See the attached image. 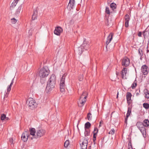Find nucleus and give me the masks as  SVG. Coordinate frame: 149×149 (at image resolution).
<instances>
[{
    "label": "nucleus",
    "instance_id": "6",
    "mask_svg": "<svg viewBox=\"0 0 149 149\" xmlns=\"http://www.w3.org/2000/svg\"><path fill=\"white\" fill-rule=\"evenodd\" d=\"M90 48V45L89 44L87 43H86V41H84V42L82 45L80 47L78 48V49L79 51H81V52H79V54H81V53L82 52V48L85 49V50H88Z\"/></svg>",
    "mask_w": 149,
    "mask_h": 149
},
{
    "label": "nucleus",
    "instance_id": "25",
    "mask_svg": "<svg viewBox=\"0 0 149 149\" xmlns=\"http://www.w3.org/2000/svg\"><path fill=\"white\" fill-rule=\"evenodd\" d=\"M136 125L139 129L140 128H141V127H143L144 126L143 123H142L141 122H137L136 124Z\"/></svg>",
    "mask_w": 149,
    "mask_h": 149
},
{
    "label": "nucleus",
    "instance_id": "56",
    "mask_svg": "<svg viewBox=\"0 0 149 149\" xmlns=\"http://www.w3.org/2000/svg\"><path fill=\"white\" fill-rule=\"evenodd\" d=\"M148 48V46L147 47V48Z\"/></svg>",
    "mask_w": 149,
    "mask_h": 149
},
{
    "label": "nucleus",
    "instance_id": "47",
    "mask_svg": "<svg viewBox=\"0 0 149 149\" xmlns=\"http://www.w3.org/2000/svg\"><path fill=\"white\" fill-rule=\"evenodd\" d=\"M128 118V117H126L125 118V123L126 124H127V120Z\"/></svg>",
    "mask_w": 149,
    "mask_h": 149
},
{
    "label": "nucleus",
    "instance_id": "7",
    "mask_svg": "<svg viewBox=\"0 0 149 149\" xmlns=\"http://www.w3.org/2000/svg\"><path fill=\"white\" fill-rule=\"evenodd\" d=\"M46 131L45 130L40 129L37 130L36 131V134L35 138H40L43 136L45 134Z\"/></svg>",
    "mask_w": 149,
    "mask_h": 149
},
{
    "label": "nucleus",
    "instance_id": "51",
    "mask_svg": "<svg viewBox=\"0 0 149 149\" xmlns=\"http://www.w3.org/2000/svg\"><path fill=\"white\" fill-rule=\"evenodd\" d=\"M55 28H61V27L59 26H56Z\"/></svg>",
    "mask_w": 149,
    "mask_h": 149
},
{
    "label": "nucleus",
    "instance_id": "11",
    "mask_svg": "<svg viewBox=\"0 0 149 149\" xmlns=\"http://www.w3.org/2000/svg\"><path fill=\"white\" fill-rule=\"evenodd\" d=\"M29 136V133L26 131L23 133L22 135V139L24 142L26 141Z\"/></svg>",
    "mask_w": 149,
    "mask_h": 149
},
{
    "label": "nucleus",
    "instance_id": "32",
    "mask_svg": "<svg viewBox=\"0 0 149 149\" xmlns=\"http://www.w3.org/2000/svg\"><path fill=\"white\" fill-rule=\"evenodd\" d=\"M19 0H15L13 2V3H12L11 6L10 7H15L17 4V2Z\"/></svg>",
    "mask_w": 149,
    "mask_h": 149
},
{
    "label": "nucleus",
    "instance_id": "45",
    "mask_svg": "<svg viewBox=\"0 0 149 149\" xmlns=\"http://www.w3.org/2000/svg\"><path fill=\"white\" fill-rule=\"evenodd\" d=\"M9 94V93H8L7 92L6 93V94L4 96V99H5L6 97L7 98L8 96V94Z\"/></svg>",
    "mask_w": 149,
    "mask_h": 149
},
{
    "label": "nucleus",
    "instance_id": "54",
    "mask_svg": "<svg viewBox=\"0 0 149 149\" xmlns=\"http://www.w3.org/2000/svg\"><path fill=\"white\" fill-rule=\"evenodd\" d=\"M5 119H6V120H7L8 119V117H6V118Z\"/></svg>",
    "mask_w": 149,
    "mask_h": 149
},
{
    "label": "nucleus",
    "instance_id": "50",
    "mask_svg": "<svg viewBox=\"0 0 149 149\" xmlns=\"http://www.w3.org/2000/svg\"><path fill=\"white\" fill-rule=\"evenodd\" d=\"M101 124H102L101 121H100V126H101Z\"/></svg>",
    "mask_w": 149,
    "mask_h": 149
},
{
    "label": "nucleus",
    "instance_id": "27",
    "mask_svg": "<svg viewBox=\"0 0 149 149\" xmlns=\"http://www.w3.org/2000/svg\"><path fill=\"white\" fill-rule=\"evenodd\" d=\"M110 7L113 10L116 8L117 6L116 3H112L110 5Z\"/></svg>",
    "mask_w": 149,
    "mask_h": 149
},
{
    "label": "nucleus",
    "instance_id": "40",
    "mask_svg": "<svg viewBox=\"0 0 149 149\" xmlns=\"http://www.w3.org/2000/svg\"><path fill=\"white\" fill-rule=\"evenodd\" d=\"M83 79V75L82 74L80 75L79 77V80L80 81H82Z\"/></svg>",
    "mask_w": 149,
    "mask_h": 149
},
{
    "label": "nucleus",
    "instance_id": "35",
    "mask_svg": "<svg viewBox=\"0 0 149 149\" xmlns=\"http://www.w3.org/2000/svg\"><path fill=\"white\" fill-rule=\"evenodd\" d=\"M87 117L89 120H91L92 117L91 113H88L87 114Z\"/></svg>",
    "mask_w": 149,
    "mask_h": 149
},
{
    "label": "nucleus",
    "instance_id": "15",
    "mask_svg": "<svg viewBox=\"0 0 149 149\" xmlns=\"http://www.w3.org/2000/svg\"><path fill=\"white\" fill-rule=\"evenodd\" d=\"M124 18L125 19V26L126 27H127L129 26V22L130 20V17L129 15L126 14L125 17Z\"/></svg>",
    "mask_w": 149,
    "mask_h": 149
},
{
    "label": "nucleus",
    "instance_id": "13",
    "mask_svg": "<svg viewBox=\"0 0 149 149\" xmlns=\"http://www.w3.org/2000/svg\"><path fill=\"white\" fill-rule=\"evenodd\" d=\"M132 96V94L130 92H128L127 93L126 97L127 103L129 105L130 104L132 101L131 100Z\"/></svg>",
    "mask_w": 149,
    "mask_h": 149
},
{
    "label": "nucleus",
    "instance_id": "31",
    "mask_svg": "<svg viewBox=\"0 0 149 149\" xmlns=\"http://www.w3.org/2000/svg\"><path fill=\"white\" fill-rule=\"evenodd\" d=\"M137 86V81L136 80H135L133 83L132 84L131 87L132 89H135Z\"/></svg>",
    "mask_w": 149,
    "mask_h": 149
},
{
    "label": "nucleus",
    "instance_id": "16",
    "mask_svg": "<svg viewBox=\"0 0 149 149\" xmlns=\"http://www.w3.org/2000/svg\"><path fill=\"white\" fill-rule=\"evenodd\" d=\"M127 73V68H123V69H122L121 73V74L122 76V78L123 79H126V76Z\"/></svg>",
    "mask_w": 149,
    "mask_h": 149
},
{
    "label": "nucleus",
    "instance_id": "12",
    "mask_svg": "<svg viewBox=\"0 0 149 149\" xmlns=\"http://www.w3.org/2000/svg\"><path fill=\"white\" fill-rule=\"evenodd\" d=\"M88 141L87 139L85 138L81 144H80L81 149H87Z\"/></svg>",
    "mask_w": 149,
    "mask_h": 149
},
{
    "label": "nucleus",
    "instance_id": "21",
    "mask_svg": "<svg viewBox=\"0 0 149 149\" xmlns=\"http://www.w3.org/2000/svg\"><path fill=\"white\" fill-rule=\"evenodd\" d=\"M145 97L147 99L149 98V91L147 89H145L144 91Z\"/></svg>",
    "mask_w": 149,
    "mask_h": 149
},
{
    "label": "nucleus",
    "instance_id": "14",
    "mask_svg": "<svg viewBox=\"0 0 149 149\" xmlns=\"http://www.w3.org/2000/svg\"><path fill=\"white\" fill-rule=\"evenodd\" d=\"M98 131V130L97 127H95L94 128L93 132V142L94 143H95V140H96V137L97 135V134Z\"/></svg>",
    "mask_w": 149,
    "mask_h": 149
},
{
    "label": "nucleus",
    "instance_id": "18",
    "mask_svg": "<svg viewBox=\"0 0 149 149\" xmlns=\"http://www.w3.org/2000/svg\"><path fill=\"white\" fill-rule=\"evenodd\" d=\"M37 10H34L33 12V13L32 17V18L33 20H35V19H37Z\"/></svg>",
    "mask_w": 149,
    "mask_h": 149
},
{
    "label": "nucleus",
    "instance_id": "28",
    "mask_svg": "<svg viewBox=\"0 0 149 149\" xmlns=\"http://www.w3.org/2000/svg\"><path fill=\"white\" fill-rule=\"evenodd\" d=\"M84 136H89L90 134V130L85 129Z\"/></svg>",
    "mask_w": 149,
    "mask_h": 149
},
{
    "label": "nucleus",
    "instance_id": "30",
    "mask_svg": "<svg viewBox=\"0 0 149 149\" xmlns=\"http://www.w3.org/2000/svg\"><path fill=\"white\" fill-rule=\"evenodd\" d=\"M138 53L140 56V59L141 60L142 58V56L143 55L142 50L141 49L139 48L138 50Z\"/></svg>",
    "mask_w": 149,
    "mask_h": 149
},
{
    "label": "nucleus",
    "instance_id": "46",
    "mask_svg": "<svg viewBox=\"0 0 149 149\" xmlns=\"http://www.w3.org/2000/svg\"><path fill=\"white\" fill-rule=\"evenodd\" d=\"M142 33L141 31H139L138 33V35L139 37H141V36Z\"/></svg>",
    "mask_w": 149,
    "mask_h": 149
},
{
    "label": "nucleus",
    "instance_id": "5",
    "mask_svg": "<svg viewBox=\"0 0 149 149\" xmlns=\"http://www.w3.org/2000/svg\"><path fill=\"white\" fill-rule=\"evenodd\" d=\"M27 103L30 108L32 109L36 107L37 106V104L35 100L32 98H29L28 99Z\"/></svg>",
    "mask_w": 149,
    "mask_h": 149
},
{
    "label": "nucleus",
    "instance_id": "38",
    "mask_svg": "<svg viewBox=\"0 0 149 149\" xmlns=\"http://www.w3.org/2000/svg\"><path fill=\"white\" fill-rule=\"evenodd\" d=\"M6 118V116L4 114H2L1 115V120H4Z\"/></svg>",
    "mask_w": 149,
    "mask_h": 149
},
{
    "label": "nucleus",
    "instance_id": "42",
    "mask_svg": "<svg viewBox=\"0 0 149 149\" xmlns=\"http://www.w3.org/2000/svg\"><path fill=\"white\" fill-rule=\"evenodd\" d=\"M11 21L13 24H15L17 22V20H16L15 18L11 19Z\"/></svg>",
    "mask_w": 149,
    "mask_h": 149
},
{
    "label": "nucleus",
    "instance_id": "22",
    "mask_svg": "<svg viewBox=\"0 0 149 149\" xmlns=\"http://www.w3.org/2000/svg\"><path fill=\"white\" fill-rule=\"evenodd\" d=\"M91 127V124L89 122L86 123L85 124V129L89 130V128Z\"/></svg>",
    "mask_w": 149,
    "mask_h": 149
},
{
    "label": "nucleus",
    "instance_id": "23",
    "mask_svg": "<svg viewBox=\"0 0 149 149\" xmlns=\"http://www.w3.org/2000/svg\"><path fill=\"white\" fill-rule=\"evenodd\" d=\"M13 80H14V78H13V79L9 86H8L7 88V92L8 93H9V92L11 90V86H12V85H13V82H14Z\"/></svg>",
    "mask_w": 149,
    "mask_h": 149
},
{
    "label": "nucleus",
    "instance_id": "49",
    "mask_svg": "<svg viewBox=\"0 0 149 149\" xmlns=\"http://www.w3.org/2000/svg\"><path fill=\"white\" fill-rule=\"evenodd\" d=\"M139 95V93L137 92L136 93V96H138Z\"/></svg>",
    "mask_w": 149,
    "mask_h": 149
},
{
    "label": "nucleus",
    "instance_id": "29",
    "mask_svg": "<svg viewBox=\"0 0 149 149\" xmlns=\"http://www.w3.org/2000/svg\"><path fill=\"white\" fill-rule=\"evenodd\" d=\"M22 8V5H21L18 7V9L15 12V15H17L19 13L20 11L21 10Z\"/></svg>",
    "mask_w": 149,
    "mask_h": 149
},
{
    "label": "nucleus",
    "instance_id": "8",
    "mask_svg": "<svg viewBox=\"0 0 149 149\" xmlns=\"http://www.w3.org/2000/svg\"><path fill=\"white\" fill-rule=\"evenodd\" d=\"M113 34H114L113 33L111 32L107 37V40L106 42V47L107 50H108L107 48L108 45L112 40L113 38Z\"/></svg>",
    "mask_w": 149,
    "mask_h": 149
},
{
    "label": "nucleus",
    "instance_id": "44",
    "mask_svg": "<svg viewBox=\"0 0 149 149\" xmlns=\"http://www.w3.org/2000/svg\"><path fill=\"white\" fill-rule=\"evenodd\" d=\"M9 141L10 143L11 144L13 143V139L12 138H10L9 139Z\"/></svg>",
    "mask_w": 149,
    "mask_h": 149
},
{
    "label": "nucleus",
    "instance_id": "20",
    "mask_svg": "<svg viewBox=\"0 0 149 149\" xmlns=\"http://www.w3.org/2000/svg\"><path fill=\"white\" fill-rule=\"evenodd\" d=\"M29 132L31 135H32L33 136H34V137H36V135H35V134L36 132V131L34 128L30 129Z\"/></svg>",
    "mask_w": 149,
    "mask_h": 149
},
{
    "label": "nucleus",
    "instance_id": "9",
    "mask_svg": "<svg viewBox=\"0 0 149 149\" xmlns=\"http://www.w3.org/2000/svg\"><path fill=\"white\" fill-rule=\"evenodd\" d=\"M130 63V60L127 58L125 57L123 58L122 60V65L125 67L129 66Z\"/></svg>",
    "mask_w": 149,
    "mask_h": 149
},
{
    "label": "nucleus",
    "instance_id": "52",
    "mask_svg": "<svg viewBox=\"0 0 149 149\" xmlns=\"http://www.w3.org/2000/svg\"><path fill=\"white\" fill-rule=\"evenodd\" d=\"M118 93L117 95V97H116V98H118Z\"/></svg>",
    "mask_w": 149,
    "mask_h": 149
},
{
    "label": "nucleus",
    "instance_id": "2",
    "mask_svg": "<svg viewBox=\"0 0 149 149\" xmlns=\"http://www.w3.org/2000/svg\"><path fill=\"white\" fill-rule=\"evenodd\" d=\"M87 95V93L86 92L83 93L78 102V105L79 107H82L84 105L86 102Z\"/></svg>",
    "mask_w": 149,
    "mask_h": 149
},
{
    "label": "nucleus",
    "instance_id": "55",
    "mask_svg": "<svg viewBox=\"0 0 149 149\" xmlns=\"http://www.w3.org/2000/svg\"><path fill=\"white\" fill-rule=\"evenodd\" d=\"M128 149H133V148H128Z\"/></svg>",
    "mask_w": 149,
    "mask_h": 149
},
{
    "label": "nucleus",
    "instance_id": "41",
    "mask_svg": "<svg viewBox=\"0 0 149 149\" xmlns=\"http://www.w3.org/2000/svg\"><path fill=\"white\" fill-rule=\"evenodd\" d=\"M106 13L108 14L110 13V10L108 7H106Z\"/></svg>",
    "mask_w": 149,
    "mask_h": 149
},
{
    "label": "nucleus",
    "instance_id": "43",
    "mask_svg": "<svg viewBox=\"0 0 149 149\" xmlns=\"http://www.w3.org/2000/svg\"><path fill=\"white\" fill-rule=\"evenodd\" d=\"M128 148H132V143L131 142V141H129V142L128 143Z\"/></svg>",
    "mask_w": 149,
    "mask_h": 149
},
{
    "label": "nucleus",
    "instance_id": "3",
    "mask_svg": "<svg viewBox=\"0 0 149 149\" xmlns=\"http://www.w3.org/2000/svg\"><path fill=\"white\" fill-rule=\"evenodd\" d=\"M49 74V70L48 69L43 68L40 70L39 75L41 78H43L47 77Z\"/></svg>",
    "mask_w": 149,
    "mask_h": 149
},
{
    "label": "nucleus",
    "instance_id": "10",
    "mask_svg": "<svg viewBox=\"0 0 149 149\" xmlns=\"http://www.w3.org/2000/svg\"><path fill=\"white\" fill-rule=\"evenodd\" d=\"M141 71L144 75H146L149 72L148 67L146 65H143L141 68Z\"/></svg>",
    "mask_w": 149,
    "mask_h": 149
},
{
    "label": "nucleus",
    "instance_id": "1",
    "mask_svg": "<svg viewBox=\"0 0 149 149\" xmlns=\"http://www.w3.org/2000/svg\"><path fill=\"white\" fill-rule=\"evenodd\" d=\"M56 82V77L54 74H52L47 82L46 90L47 92L51 91L55 86Z\"/></svg>",
    "mask_w": 149,
    "mask_h": 149
},
{
    "label": "nucleus",
    "instance_id": "26",
    "mask_svg": "<svg viewBox=\"0 0 149 149\" xmlns=\"http://www.w3.org/2000/svg\"><path fill=\"white\" fill-rule=\"evenodd\" d=\"M147 29H146V30ZM143 36L144 37H147L148 36H149V30L146 31V30L145 31H144L143 32Z\"/></svg>",
    "mask_w": 149,
    "mask_h": 149
},
{
    "label": "nucleus",
    "instance_id": "4",
    "mask_svg": "<svg viewBox=\"0 0 149 149\" xmlns=\"http://www.w3.org/2000/svg\"><path fill=\"white\" fill-rule=\"evenodd\" d=\"M67 74H64L62 77L61 79L60 83V91L61 92H63L65 91V80Z\"/></svg>",
    "mask_w": 149,
    "mask_h": 149
},
{
    "label": "nucleus",
    "instance_id": "24",
    "mask_svg": "<svg viewBox=\"0 0 149 149\" xmlns=\"http://www.w3.org/2000/svg\"><path fill=\"white\" fill-rule=\"evenodd\" d=\"M143 124L145 127H148L149 126V121L148 119H145L143 121Z\"/></svg>",
    "mask_w": 149,
    "mask_h": 149
},
{
    "label": "nucleus",
    "instance_id": "33",
    "mask_svg": "<svg viewBox=\"0 0 149 149\" xmlns=\"http://www.w3.org/2000/svg\"><path fill=\"white\" fill-rule=\"evenodd\" d=\"M131 113V109H130L129 107L128 108L127 113L126 115V117H128L130 115V114Z\"/></svg>",
    "mask_w": 149,
    "mask_h": 149
},
{
    "label": "nucleus",
    "instance_id": "39",
    "mask_svg": "<svg viewBox=\"0 0 149 149\" xmlns=\"http://www.w3.org/2000/svg\"><path fill=\"white\" fill-rule=\"evenodd\" d=\"M115 130L114 129H112L109 132V134L111 135L115 133Z\"/></svg>",
    "mask_w": 149,
    "mask_h": 149
},
{
    "label": "nucleus",
    "instance_id": "37",
    "mask_svg": "<svg viewBox=\"0 0 149 149\" xmlns=\"http://www.w3.org/2000/svg\"><path fill=\"white\" fill-rule=\"evenodd\" d=\"M74 4L71 3V2H69L68 6V8L70 7L71 9H73Z\"/></svg>",
    "mask_w": 149,
    "mask_h": 149
},
{
    "label": "nucleus",
    "instance_id": "53",
    "mask_svg": "<svg viewBox=\"0 0 149 149\" xmlns=\"http://www.w3.org/2000/svg\"><path fill=\"white\" fill-rule=\"evenodd\" d=\"M148 52H149V50L147 49V52L148 53Z\"/></svg>",
    "mask_w": 149,
    "mask_h": 149
},
{
    "label": "nucleus",
    "instance_id": "36",
    "mask_svg": "<svg viewBox=\"0 0 149 149\" xmlns=\"http://www.w3.org/2000/svg\"><path fill=\"white\" fill-rule=\"evenodd\" d=\"M69 141L68 140L66 141L64 143V146L65 148H67L69 145Z\"/></svg>",
    "mask_w": 149,
    "mask_h": 149
},
{
    "label": "nucleus",
    "instance_id": "34",
    "mask_svg": "<svg viewBox=\"0 0 149 149\" xmlns=\"http://www.w3.org/2000/svg\"><path fill=\"white\" fill-rule=\"evenodd\" d=\"M143 107L146 109H148L149 108V104L147 103H144L143 104Z\"/></svg>",
    "mask_w": 149,
    "mask_h": 149
},
{
    "label": "nucleus",
    "instance_id": "17",
    "mask_svg": "<svg viewBox=\"0 0 149 149\" xmlns=\"http://www.w3.org/2000/svg\"><path fill=\"white\" fill-rule=\"evenodd\" d=\"M62 32V29H55L54 31V34L57 36L60 35L61 33Z\"/></svg>",
    "mask_w": 149,
    "mask_h": 149
},
{
    "label": "nucleus",
    "instance_id": "48",
    "mask_svg": "<svg viewBox=\"0 0 149 149\" xmlns=\"http://www.w3.org/2000/svg\"><path fill=\"white\" fill-rule=\"evenodd\" d=\"M71 2V3L74 4V0H70L69 2Z\"/></svg>",
    "mask_w": 149,
    "mask_h": 149
},
{
    "label": "nucleus",
    "instance_id": "19",
    "mask_svg": "<svg viewBox=\"0 0 149 149\" xmlns=\"http://www.w3.org/2000/svg\"><path fill=\"white\" fill-rule=\"evenodd\" d=\"M141 132L144 137L146 136V128L144 126L141 127L139 129Z\"/></svg>",
    "mask_w": 149,
    "mask_h": 149
}]
</instances>
